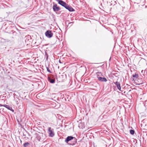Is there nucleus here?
Listing matches in <instances>:
<instances>
[{
  "label": "nucleus",
  "instance_id": "1",
  "mask_svg": "<svg viewBox=\"0 0 147 147\" xmlns=\"http://www.w3.org/2000/svg\"><path fill=\"white\" fill-rule=\"evenodd\" d=\"M76 139L74 137L72 136H68L66 139L65 141L67 143H68V142L71 141H73V142L69 144L70 145H74L76 143Z\"/></svg>",
  "mask_w": 147,
  "mask_h": 147
},
{
  "label": "nucleus",
  "instance_id": "2",
  "mask_svg": "<svg viewBox=\"0 0 147 147\" xmlns=\"http://www.w3.org/2000/svg\"><path fill=\"white\" fill-rule=\"evenodd\" d=\"M45 35L47 38H51L53 36V34L52 33L51 31L49 30L45 32Z\"/></svg>",
  "mask_w": 147,
  "mask_h": 147
},
{
  "label": "nucleus",
  "instance_id": "3",
  "mask_svg": "<svg viewBox=\"0 0 147 147\" xmlns=\"http://www.w3.org/2000/svg\"><path fill=\"white\" fill-rule=\"evenodd\" d=\"M56 1L58 2L59 4L64 7L65 8V7L66 5H67V4L65 2L61 0H55Z\"/></svg>",
  "mask_w": 147,
  "mask_h": 147
},
{
  "label": "nucleus",
  "instance_id": "4",
  "mask_svg": "<svg viewBox=\"0 0 147 147\" xmlns=\"http://www.w3.org/2000/svg\"><path fill=\"white\" fill-rule=\"evenodd\" d=\"M53 11L55 12L58 11L60 9L59 7L57 6V5L56 3H55L53 5Z\"/></svg>",
  "mask_w": 147,
  "mask_h": 147
},
{
  "label": "nucleus",
  "instance_id": "5",
  "mask_svg": "<svg viewBox=\"0 0 147 147\" xmlns=\"http://www.w3.org/2000/svg\"><path fill=\"white\" fill-rule=\"evenodd\" d=\"M0 107L3 106V107H5L7 109H8V110H11L13 112H14V110L12 109V108L11 107H10L9 105H2V104H0Z\"/></svg>",
  "mask_w": 147,
  "mask_h": 147
},
{
  "label": "nucleus",
  "instance_id": "6",
  "mask_svg": "<svg viewBox=\"0 0 147 147\" xmlns=\"http://www.w3.org/2000/svg\"><path fill=\"white\" fill-rule=\"evenodd\" d=\"M48 131L50 136L53 137L54 136V133L53 131V129H51V127H49Z\"/></svg>",
  "mask_w": 147,
  "mask_h": 147
},
{
  "label": "nucleus",
  "instance_id": "7",
  "mask_svg": "<svg viewBox=\"0 0 147 147\" xmlns=\"http://www.w3.org/2000/svg\"><path fill=\"white\" fill-rule=\"evenodd\" d=\"M66 9L68 10L69 11H74V10L72 8V7L69 6V5L67 4L65 7Z\"/></svg>",
  "mask_w": 147,
  "mask_h": 147
},
{
  "label": "nucleus",
  "instance_id": "8",
  "mask_svg": "<svg viewBox=\"0 0 147 147\" xmlns=\"http://www.w3.org/2000/svg\"><path fill=\"white\" fill-rule=\"evenodd\" d=\"M98 80L99 81L102 82H106L107 81V79L104 77H99L98 78Z\"/></svg>",
  "mask_w": 147,
  "mask_h": 147
},
{
  "label": "nucleus",
  "instance_id": "9",
  "mask_svg": "<svg viewBox=\"0 0 147 147\" xmlns=\"http://www.w3.org/2000/svg\"><path fill=\"white\" fill-rule=\"evenodd\" d=\"M114 84L116 86L117 88L120 91H121V87L120 86V84L119 82L117 81L116 82H114Z\"/></svg>",
  "mask_w": 147,
  "mask_h": 147
},
{
  "label": "nucleus",
  "instance_id": "10",
  "mask_svg": "<svg viewBox=\"0 0 147 147\" xmlns=\"http://www.w3.org/2000/svg\"><path fill=\"white\" fill-rule=\"evenodd\" d=\"M48 80L51 83H54L55 82V80L54 79H52L50 77H48Z\"/></svg>",
  "mask_w": 147,
  "mask_h": 147
},
{
  "label": "nucleus",
  "instance_id": "11",
  "mask_svg": "<svg viewBox=\"0 0 147 147\" xmlns=\"http://www.w3.org/2000/svg\"><path fill=\"white\" fill-rule=\"evenodd\" d=\"M42 136L43 134L42 133H41L40 134L38 135L36 138L39 141H40V140H42V139L41 137Z\"/></svg>",
  "mask_w": 147,
  "mask_h": 147
},
{
  "label": "nucleus",
  "instance_id": "12",
  "mask_svg": "<svg viewBox=\"0 0 147 147\" xmlns=\"http://www.w3.org/2000/svg\"><path fill=\"white\" fill-rule=\"evenodd\" d=\"M97 75V77L98 79V78L99 77H102L103 76L102 73L100 72H98L96 73Z\"/></svg>",
  "mask_w": 147,
  "mask_h": 147
},
{
  "label": "nucleus",
  "instance_id": "13",
  "mask_svg": "<svg viewBox=\"0 0 147 147\" xmlns=\"http://www.w3.org/2000/svg\"><path fill=\"white\" fill-rule=\"evenodd\" d=\"M133 77L136 78H137L138 77V74L135 73L134 75L133 74Z\"/></svg>",
  "mask_w": 147,
  "mask_h": 147
},
{
  "label": "nucleus",
  "instance_id": "14",
  "mask_svg": "<svg viewBox=\"0 0 147 147\" xmlns=\"http://www.w3.org/2000/svg\"><path fill=\"white\" fill-rule=\"evenodd\" d=\"M144 83V81L143 80H141L140 81V82L138 83L137 84L138 85H142V84H143Z\"/></svg>",
  "mask_w": 147,
  "mask_h": 147
},
{
  "label": "nucleus",
  "instance_id": "15",
  "mask_svg": "<svg viewBox=\"0 0 147 147\" xmlns=\"http://www.w3.org/2000/svg\"><path fill=\"white\" fill-rule=\"evenodd\" d=\"M130 134L131 135H133L135 133L134 130L131 129L130 130Z\"/></svg>",
  "mask_w": 147,
  "mask_h": 147
},
{
  "label": "nucleus",
  "instance_id": "16",
  "mask_svg": "<svg viewBox=\"0 0 147 147\" xmlns=\"http://www.w3.org/2000/svg\"><path fill=\"white\" fill-rule=\"evenodd\" d=\"M29 144V143L28 142L25 143L24 145V147H26Z\"/></svg>",
  "mask_w": 147,
  "mask_h": 147
},
{
  "label": "nucleus",
  "instance_id": "17",
  "mask_svg": "<svg viewBox=\"0 0 147 147\" xmlns=\"http://www.w3.org/2000/svg\"><path fill=\"white\" fill-rule=\"evenodd\" d=\"M45 55L46 57V60H47L48 58V54L47 53H46V52H45Z\"/></svg>",
  "mask_w": 147,
  "mask_h": 147
},
{
  "label": "nucleus",
  "instance_id": "18",
  "mask_svg": "<svg viewBox=\"0 0 147 147\" xmlns=\"http://www.w3.org/2000/svg\"><path fill=\"white\" fill-rule=\"evenodd\" d=\"M47 71L49 72L50 73H51V71L49 69V68L48 67H47Z\"/></svg>",
  "mask_w": 147,
  "mask_h": 147
},
{
  "label": "nucleus",
  "instance_id": "19",
  "mask_svg": "<svg viewBox=\"0 0 147 147\" xmlns=\"http://www.w3.org/2000/svg\"><path fill=\"white\" fill-rule=\"evenodd\" d=\"M59 62L60 63H61V61H60V60H59Z\"/></svg>",
  "mask_w": 147,
  "mask_h": 147
},
{
  "label": "nucleus",
  "instance_id": "20",
  "mask_svg": "<svg viewBox=\"0 0 147 147\" xmlns=\"http://www.w3.org/2000/svg\"><path fill=\"white\" fill-rule=\"evenodd\" d=\"M20 142H22V141L21 140H20Z\"/></svg>",
  "mask_w": 147,
  "mask_h": 147
}]
</instances>
